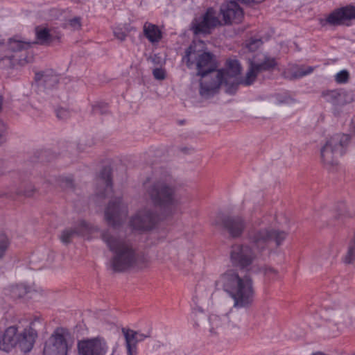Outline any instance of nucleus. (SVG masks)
<instances>
[{
    "label": "nucleus",
    "mask_w": 355,
    "mask_h": 355,
    "mask_svg": "<svg viewBox=\"0 0 355 355\" xmlns=\"http://www.w3.org/2000/svg\"><path fill=\"white\" fill-rule=\"evenodd\" d=\"M259 228H253L248 231V237L252 244H234L232 246L230 253L232 264L241 270H248L257 258V254H261L268 248L270 241H275L276 247L282 245L288 236V232L276 230L267 225L266 220L259 219L255 222Z\"/></svg>",
    "instance_id": "1"
},
{
    "label": "nucleus",
    "mask_w": 355,
    "mask_h": 355,
    "mask_svg": "<svg viewBox=\"0 0 355 355\" xmlns=\"http://www.w3.org/2000/svg\"><path fill=\"white\" fill-rule=\"evenodd\" d=\"M189 69H196L197 75L202 78L200 81V94L209 97L214 94L224 80L225 73L216 71L217 64L213 53L197 51L195 44H191L182 58Z\"/></svg>",
    "instance_id": "2"
},
{
    "label": "nucleus",
    "mask_w": 355,
    "mask_h": 355,
    "mask_svg": "<svg viewBox=\"0 0 355 355\" xmlns=\"http://www.w3.org/2000/svg\"><path fill=\"white\" fill-rule=\"evenodd\" d=\"M36 41L25 42L15 37L8 40L4 54L0 57V65L2 67L12 68L15 65L24 66L32 62L34 57L29 50L33 44L49 46L53 41V37L48 28L37 26L35 28Z\"/></svg>",
    "instance_id": "3"
},
{
    "label": "nucleus",
    "mask_w": 355,
    "mask_h": 355,
    "mask_svg": "<svg viewBox=\"0 0 355 355\" xmlns=\"http://www.w3.org/2000/svg\"><path fill=\"white\" fill-rule=\"evenodd\" d=\"M101 238L114 254L111 265L114 271L122 272L136 267L141 268L146 266V258L137 253L129 241L118 237L108 231L103 232Z\"/></svg>",
    "instance_id": "4"
},
{
    "label": "nucleus",
    "mask_w": 355,
    "mask_h": 355,
    "mask_svg": "<svg viewBox=\"0 0 355 355\" xmlns=\"http://www.w3.org/2000/svg\"><path fill=\"white\" fill-rule=\"evenodd\" d=\"M217 290H223L234 300V308H244L253 301L252 280L249 276L239 277L234 270H227L215 282Z\"/></svg>",
    "instance_id": "5"
},
{
    "label": "nucleus",
    "mask_w": 355,
    "mask_h": 355,
    "mask_svg": "<svg viewBox=\"0 0 355 355\" xmlns=\"http://www.w3.org/2000/svg\"><path fill=\"white\" fill-rule=\"evenodd\" d=\"M145 195L153 205L164 211L171 212L180 204L175 181L170 174H166L148 185Z\"/></svg>",
    "instance_id": "6"
},
{
    "label": "nucleus",
    "mask_w": 355,
    "mask_h": 355,
    "mask_svg": "<svg viewBox=\"0 0 355 355\" xmlns=\"http://www.w3.org/2000/svg\"><path fill=\"white\" fill-rule=\"evenodd\" d=\"M348 141L349 137L345 134L334 135L327 140L320 149V162L324 168L330 171L337 168Z\"/></svg>",
    "instance_id": "7"
},
{
    "label": "nucleus",
    "mask_w": 355,
    "mask_h": 355,
    "mask_svg": "<svg viewBox=\"0 0 355 355\" xmlns=\"http://www.w3.org/2000/svg\"><path fill=\"white\" fill-rule=\"evenodd\" d=\"M69 336L66 328H56L44 344L43 355H67L69 345L67 339Z\"/></svg>",
    "instance_id": "8"
},
{
    "label": "nucleus",
    "mask_w": 355,
    "mask_h": 355,
    "mask_svg": "<svg viewBox=\"0 0 355 355\" xmlns=\"http://www.w3.org/2000/svg\"><path fill=\"white\" fill-rule=\"evenodd\" d=\"M277 62L275 58L264 55L262 60L259 62L251 60L250 62V67L246 73L243 79L240 81V83L248 86L252 84L259 73L270 71L275 68Z\"/></svg>",
    "instance_id": "9"
},
{
    "label": "nucleus",
    "mask_w": 355,
    "mask_h": 355,
    "mask_svg": "<svg viewBox=\"0 0 355 355\" xmlns=\"http://www.w3.org/2000/svg\"><path fill=\"white\" fill-rule=\"evenodd\" d=\"M219 25H221V23L217 17L216 10L212 8H209L201 18L193 20L191 29L196 35L209 34L211 29Z\"/></svg>",
    "instance_id": "10"
},
{
    "label": "nucleus",
    "mask_w": 355,
    "mask_h": 355,
    "mask_svg": "<svg viewBox=\"0 0 355 355\" xmlns=\"http://www.w3.org/2000/svg\"><path fill=\"white\" fill-rule=\"evenodd\" d=\"M128 214L127 207L122 204L120 198L110 202L105 212V219L108 224L116 227L126 218Z\"/></svg>",
    "instance_id": "11"
},
{
    "label": "nucleus",
    "mask_w": 355,
    "mask_h": 355,
    "mask_svg": "<svg viewBox=\"0 0 355 355\" xmlns=\"http://www.w3.org/2000/svg\"><path fill=\"white\" fill-rule=\"evenodd\" d=\"M355 19V6L348 5L333 10L326 18L327 24L331 26H349Z\"/></svg>",
    "instance_id": "12"
},
{
    "label": "nucleus",
    "mask_w": 355,
    "mask_h": 355,
    "mask_svg": "<svg viewBox=\"0 0 355 355\" xmlns=\"http://www.w3.org/2000/svg\"><path fill=\"white\" fill-rule=\"evenodd\" d=\"M107 349L105 341L100 337L83 340L78 343L79 355H105Z\"/></svg>",
    "instance_id": "13"
},
{
    "label": "nucleus",
    "mask_w": 355,
    "mask_h": 355,
    "mask_svg": "<svg viewBox=\"0 0 355 355\" xmlns=\"http://www.w3.org/2000/svg\"><path fill=\"white\" fill-rule=\"evenodd\" d=\"M222 225L231 238L238 239L244 233L247 222L241 216H227L223 218Z\"/></svg>",
    "instance_id": "14"
},
{
    "label": "nucleus",
    "mask_w": 355,
    "mask_h": 355,
    "mask_svg": "<svg viewBox=\"0 0 355 355\" xmlns=\"http://www.w3.org/2000/svg\"><path fill=\"white\" fill-rule=\"evenodd\" d=\"M156 220L155 214L149 209L139 210L130 221V225L137 230H151Z\"/></svg>",
    "instance_id": "15"
},
{
    "label": "nucleus",
    "mask_w": 355,
    "mask_h": 355,
    "mask_svg": "<svg viewBox=\"0 0 355 355\" xmlns=\"http://www.w3.org/2000/svg\"><path fill=\"white\" fill-rule=\"evenodd\" d=\"M220 11L225 25L239 23L243 17V10L236 1L223 3L220 6Z\"/></svg>",
    "instance_id": "16"
},
{
    "label": "nucleus",
    "mask_w": 355,
    "mask_h": 355,
    "mask_svg": "<svg viewBox=\"0 0 355 355\" xmlns=\"http://www.w3.org/2000/svg\"><path fill=\"white\" fill-rule=\"evenodd\" d=\"M232 314L233 311H230L228 314L224 315L222 317L217 315H211L209 318L211 327L209 329L210 333L212 334H218L224 329L226 324L232 327L236 326L239 318L234 315L233 317V320H230V318Z\"/></svg>",
    "instance_id": "17"
},
{
    "label": "nucleus",
    "mask_w": 355,
    "mask_h": 355,
    "mask_svg": "<svg viewBox=\"0 0 355 355\" xmlns=\"http://www.w3.org/2000/svg\"><path fill=\"white\" fill-rule=\"evenodd\" d=\"M33 324L32 322L28 328L24 329L23 332L18 335L19 342H17V345L21 351L24 353L29 352L33 349L35 339L37 337V332L33 327Z\"/></svg>",
    "instance_id": "18"
},
{
    "label": "nucleus",
    "mask_w": 355,
    "mask_h": 355,
    "mask_svg": "<svg viewBox=\"0 0 355 355\" xmlns=\"http://www.w3.org/2000/svg\"><path fill=\"white\" fill-rule=\"evenodd\" d=\"M18 335L15 326L8 327L0 337V349L10 352L19 342Z\"/></svg>",
    "instance_id": "19"
},
{
    "label": "nucleus",
    "mask_w": 355,
    "mask_h": 355,
    "mask_svg": "<svg viewBox=\"0 0 355 355\" xmlns=\"http://www.w3.org/2000/svg\"><path fill=\"white\" fill-rule=\"evenodd\" d=\"M89 230V225L85 221L82 220L77 227L63 230L60 236V239L63 243L69 244L76 235H84Z\"/></svg>",
    "instance_id": "20"
},
{
    "label": "nucleus",
    "mask_w": 355,
    "mask_h": 355,
    "mask_svg": "<svg viewBox=\"0 0 355 355\" xmlns=\"http://www.w3.org/2000/svg\"><path fill=\"white\" fill-rule=\"evenodd\" d=\"M144 35L152 43H158L162 38V33L159 27L153 24L146 22L143 26Z\"/></svg>",
    "instance_id": "21"
},
{
    "label": "nucleus",
    "mask_w": 355,
    "mask_h": 355,
    "mask_svg": "<svg viewBox=\"0 0 355 355\" xmlns=\"http://www.w3.org/2000/svg\"><path fill=\"white\" fill-rule=\"evenodd\" d=\"M121 331L125 338V341H129L132 344L137 346L139 342L144 340L147 338L150 337V334H142L139 331H135L128 328H122Z\"/></svg>",
    "instance_id": "22"
},
{
    "label": "nucleus",
    "mask_w": 355,
    "mask_h": 355,
    "mask_svg": "<svg viewBox=\"0 0 355 355\" xmlns=\"http://www.w3.org/2000/svg\"><path fill=\"white\" fill-rule=\"evenodd\" d=\"M241 66L238 60H229L226 62L225 73L229 76L234 77L241 73Z\"/></svg>",
    "instance_id": "23"
},
{
    "label": "nucleus",
    "mask_w": 355,
    "mask_h": 355,
    "mask_svg": "<svg viewBox=\"0 0 355 355\" xmlns=\"http://www.w3.org/2000/svg\"><path fill=\"white\" fill-rule=\"evenodd\" d=\"M99 180L101 183L105 186L106 191H112V183L111 178V169L109 167H105L102 169L100 173Z\"/></svg>",
    "instance_id": "24"
},
{
    "label": "nucleus",
    "mask_w": 355,
    "mask_h": 355,
    "mask_svg": "<svg viewBox=\"0 0 355 355\" xmlns=\"http://www.w3.org/2000/svg\"><path fill=\"white\" fill-rule=\"evenodd\" d=\"M28 293V289L25 286L23 285H15L11 286L10 289V294L12 297L21 298L25 296Z\"/></svg>",
    "instance_id": "25"
},
{
    "label": "nucleus",
    "mask_w": 355,
    "mask_h": 355,
    "mask_svg": "<svg viewBox=\"0 0 355 355\" xmlns=\"http://www.w3.org/2000/svg\"><path fill=\"white\" fill-rule=\"evenodd\" d=\"M314 70V68L311 66H301L297 69V70L293 73V76L295 78H298L306 76L311 73H312Z\"/></svg>",
    "instance_id": "26"
},
{
    "label": "nucleus",
    "mask_w": 355,
    "mask_h": 355,
    "mask_svg": "<svg viewBox=\"0 0 355 355\" xmlns=\"http://www.w3.org/2000/svg\"><path fill=\"white\" fill-rule=\"evenodd\" d=\"M355 261V242L350 243L347 254L344 258V262L349 264Z\"/></svg>",
    "instance_id": "27"
},
{
    "label": "nucleus",
    "mask_w": 355,
    "mask_h": 355,
    "mask_svg": "<svg viewBox=\"0 0 355 355\" xmlns=\"http://www.w3.org/2000/svg\"><path fill=\"white\" fill-rule=\"evenodd\" d=\"M10 242L5 234H0V259H1L7 251Z\"/></svg>",
    "instance_id": "28"
},
{
    "label": "nucleus",
    "mask_w": 355,
    "mask_h": 355,
    "mask_svg": "<svg viewBox=\"0 0 355 355\" xmlns=\"http://www.w3.org/2000/svg\"><path fill=\"white\" fill-rule=\"evenodd\" d=\"M322 96L326 98V101L331 103H336L340 97V94L336 91H327L322 92Z\"/></svg>",
    "instance_id": "29"
},
{
    "label": "nucleus",
    "mask_w": 355,
    "mask_h": 355,
    "mask_svg": "<svg viewBox=\"0 0 355 355\" xmlns=\"http://www.w3.org/2000/svg\"><path fill=\"white\" fill-rule=\"evenodd\" d=\"M276 100L278 104H291L295 102V100L288 94H277Z\"/></svg>",
    "instance_id": "30"
},
{
    "label": "nucleus",
    "mask_w": 355,
    "mask_h": 355,
    "mask_svg": "<svg viewBox=\"0 0 355 355\" xmlns=\"http://www.w3.org/2000/svg\"><path fill=\"white\" fill-rule=\"evenodd\" d=\"M349 79V73L346 70H343L336 75L335 80L338 83H345Z\"/></svg>",
    "instance_id": "31"
},
{
    "label": "nucleus",
    "mask_w": 355,
    "mask_h": 355,
    "mask_svg": "<svg viewBox=\"0 0 355 355\" xmlns=\"http://www.w3.org/2000/svg\"><path fill=\"white\" fill-rule=\"evenodd\" d=\"M57 117L60 119L64 120L70 117V111L67 109L60 108L56 110Z\"/></svg>",
    "instance_id": "32"
},
{
    "label": "nucleus",
    "mask_w": 355,
    "mask_h": 355,
    "mask_svg": "<svg viewBox=\"0 0 355 355\" xmlns=\"http://www.w3.org/2000/svg\"><path fill=\"white\" fill-rule=\"evenodd\" d=\"M264 275L270 279H275L277 277L278 272L275 268L266 266L263 268Z\"/></svg>",
    "instance_id": "33"
},
{
    "label": "nucleus",
    "mask_w": 355,
    "mask_h": 355,
    "mask_svg": "<svg viewBox=\"0 0 355 355\" xmlns=\"http://www.w3.org/2000/svg\"><path fill=\"white\" fill-rule=\"evenodd\" d=\"M125 347L127 349L128 355H137V346L135 344H132L129 341H125Z\"/></svg>",
    "instance_id": "34"
},
{
    "label": "nucleus",
    "mask_w": 355,
    "mask_h": 355,
    "mask_svg": "<svg viewBox=\"0 0 355 355\" xmlns=\"http://www.w3.org/2000/svg\"><path fill=\"white\" fill-rule=\"evenodd\" d=\"M261 44L262 41L261 40H251L247 44V47L250 51H253L258 49Z\"/></svg>",
    "instance_id": "35"
},
{
    "label": "nucleus",
    "mask_w": 355,
    "mask_h": 355,
    "mask_svg": "<svg viewBox=\"0 0 355 355\" xmlns=\"http://www.w3.org/2000/svg\"><path fill=\"white\" fill-rule=\"evenodd\" d=\"M106 113V105H95L92 107V114H103Z\"/></svg>",
    "instance_id": "36"
},
{
    "label": "nucleus",
    "mask_w": 355,
    "mask_h": 355,
    "mask_svg": "<svg viewBox=\"0 0 355 355\" xmlns=\"http://www.w3.org/2000/svg\"><path fill=\"white\" fill-rule=\"evenodd\" d=\"M69 25L73 29L78 30L81 27V21L80 18L78 17H76L70 20H69Z\"/></svg>",
    "instance_id": "37"
},
{
    "label": "nucleus",
    "mask_w": 355,
    "mask_h": 355,
    "mask_svg": "<svg viewBox=\"0 0 355 355\" xmlns=\"http://www.w3.org/2000/svg\"><path fill=\"white\" fill-rule=\"evenodd\" d=\"M153 74L155 78L157 80H164L165 78V71L161 68H156L153 70Z\"/></svg>",
    "instance_id": "38"
},
{
    "label": "nucleus",
    "mask_w": 355,
    "mask_h": 355,
    "mask_svg": "<svg viewBox=\"0 0 355 355\" xmlns=\"http://www.w3.org/2000/svg\"><path fill=\"white\" fill-rule=\"evenodd\" d=\"M7 131L6 124L1 120H0V143L2 142L3 137H5Z\"/></svg>",
    "instance_id": "39"
},
{
    "label": "nucleus",
    "mask_w": 355,
    "mask_h": 355,
    "mask_svg": "<svg viewBox=\"0 0 355 355\" xmlns=\"http://www.w3.org/2000/svg\"><path fill=\"white\" fill-rule=\"evenodd\" d=\"M50 75L49 74H43V73H36V80H38L41 78H44V81L45 83H46L48 80H49V78Z\"/></svg>",
    "instance_id": "40"
},
{
    "label": "nucleus",
    "mask_w": 355,
    "mask_h": 355,
    "mask_svg": "<svg viewBox=\"0 0 355 355\" xmlns=\"http://www.w3.org/2000/svg\"><path fill=\"white\" fill-rule=\"evenodd\" d=\"M114 35L116 37V38H118L121 41L124 40L125 39V37H126V35L124 33H123V32L114 33Z\"/></svg>",
    "instance_id": "41"
},
{
    "label": "nucleus",
    "mask_w": 355,
    "mask_h": 355,
    "mask_svg": "<svg viewBox=\"0 0 355 355\" xmlns=\"http://www.w3.org/2000/svg\"><path fill=\"white\" fill-rule=\"evenodd\" d=\"M51 78L53 79V83H57L58 82V78L56 76H51Z\"/></svg>",
    "instance_id": "42"
},
{
    "label": "nucleus",
    "mask_w": 355,
    "mask_h": 355,
    "mask_svg": "<svg viewBox=\"0 0 355 355\" xmlns=\"http://www.w3.org/2000/svg\"><path fill=\"white\" fill-rule=\"evenodd\" d=\"M179 123H180V124H183L184 123V121H180Z\"/></svg>",
    "instance_id": "43"
}]
</instances>
